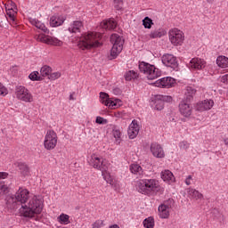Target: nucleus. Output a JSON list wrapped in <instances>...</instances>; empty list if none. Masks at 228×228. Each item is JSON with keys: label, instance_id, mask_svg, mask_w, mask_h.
Instances as JSON below:
<instances>
[{"label": "nucleus", "instance_id": "nucleus-1", "mask_svg": "<svg viewBox=\"0 0 228 228\" xmlns=\"http://www.w3.org/2000/svg\"><path fill=\"white\" fill-rule=\"evenodd\" d=\"M26 204V202H28ZM17 204H20V213L23 216L33 218L36 215H40L44 208V200L40 196H34L29 200V191L28 189L20 188L14 197L10 196L7 199V205L12 209H17Z\"/></svg>", "mask_w": 228, "mask_h": 228}, {"label": "nucleus", "instance_id": "nucleus-2", "mask_svg": "<svg viewBox=\"0 0 228 228\" xmlns=\"http://www.w3.org/2000/svg\"><path fill=\"white\" fill-rule=\"evenodd\" d=\"M89 165L93 167V168L100 170L103 179L108 183V184L113 186V178H111V175L108 173V167H110V163L106 159L102 158V156L99 154H92L89 159Z\"/></svg>", "mask_w": 228, "mask_h": 228}, {"label": "nucleus", "instance_id": "nucleus-3", "mask_svg": "<svg viewBox=\"0 0 228 228\" xmlns=\"http://www.w3.org/2000/svg\"><path fill=\"white\" fill-rule=\"evenodd\" d=\"M102 34L97 32H88L82 35L77 43V47L82 51L92 49V47H99Z\"/></svg>", "mask_w": 228, "mask_h": 228}, {"label": "nucleus", "instance_id": "nucleus-4", "mask_svg": "<svg viewBox=\"0 0 228 228\" xmlns=\"http://www.w3.org/2000/svg\"><path fill=\"white\" fill-rule=\"evenodd\" d=\"M159 188V182L156 179H141L137 181L136 190L142 195H151Z\"/></svg>", "mask_w": 228, "mask_h": 228}, {"label": "nucleus", "instance_id": "nucleus-5", "mask_svg": "<svg viewBox=\"0 0 228 228\" xmlns=\"http://www.w3.org/2000/svg\"><path fill=\"white\" fill-rule=\"evenodd\" d=\"M139 70L147 77V79H158L161 76L159 69L156 68L155 65L149 64L147 62L139 63Z\"/></svg>", "mask_w": 228, "mask_h": 228}, {"label": "nucleus", "instance_id": "nucleus-6", "mask_svg": "<svg viewBox=\"0 0 228 228\" xmlns=\"http://www.w3.org/2000/svg\"><path fill=\"white\" fill-rule=\"evenodd\" d=\"M110 42L112 44V48L109 58L110 60H115L124 49V40L118 34H112L110 36Z\"/></svg>", "mask_w": 228, "mask_h": 228}, {"label": "nucleus", "instance_id": "nucleus-7", "mask_svg": "<svg viewBox=\"0 0 228 228\" xmlns=\"http://www.w3.org/2000/svg\"><path fill=\"white\" fill-rule=\"evenodd\" d=\"M15 96L18 101H22L23 102H33V94L29 90L24 86H17L15 87Z\"/></svg>", "mask_w": 228, "mask_h": 228}, {"label": "nucleus", "instance_id": "nucleus-8", "mask_svg": "<svg viewBox=\"0 0 228 228\" xmlns=\"http://www.w3.org/2000/svg\"><path fill=\"white\" fill-rule=\"evenodd\" d=\"M58 145V134L53 130H48L45 135L44 147L46 151H53Z\"/></svg>", "mask_w": 228, "mask_h": 228}, {"label": "nucleus", "instance_id": "nucleus-9", "mask_svg": "<svg viewBox=\"0 0 228 228\" xmlns=\"http://www.w3.org/2000/svg\"><path fill=\"white\" fill-rule=\"evenodd\" d=\"M169 41L173 45H183L184 33L179 28H171L168 32Z\"/></svg>", "mask_w": 228, "mask_h": 228}, {"label": "nucleus", "instance_id": "nucleus-10", "mask_svg": "<svg viewBox=\"0 0 228 228\" xmlns=\"http://www.w3.org/2000/svg\"><path fill=\"white\" fill-rule=\"evenodd\" d=\"M36 40L37 42H42V44H46L47 45H55L58 47H61L63 45V42L57 37H51L49 35H45L41 33L36 36Z\"/></svg>", "mask_w": 228, "mask_h": 228}, {"label": "nucleus", "instance_id": "nucleus-11", "mask_svg": "<svg viewBox=\"0 0 228 228\" xmlns=\"http://www.w3.org/2000/svg\"><path fill=\"white\" fill-rule=\"evenodd\" d=\"M172 204H174V200H168L164 201L159 206V216L162 219H167L170 216V209H172Z\"/></svg>", "mask_w": 228, "mask_h": 228}, {"label": "nucleus", "instance_id": "nucleus-12", "mask_svg": "<svg viewBox=\"0 0 228 228\" xmlns=\"http://www.w3.org/2000/svg\"><path fill=\"white\" fill-rule=\"evenodd\" d=\"M190 70H202L206 68V61L200 58H192L187 64Z\"/></svg>", "mask_w": 228, "mask_h": 228}, {"label": "nucleus", "instance_id": "nucleus-13", "mask_svg": "<svg viewBox=\"0 0 228 228\" xmlns=\"http://www.w3.org/2000/svg\"><path fill=\"white\" fill-rule=\"evenodd\" d=\"M162 63L166 67H170L171 69H177L178 63H177V58L172 54H164L162 56Z\"/></svg>", "mask_w": 228, "mask_h": 228}, {"label": "nucleus", "instance_id": "nucleus-14", "mask_svg": "<svg viewBox=\"0 0 228 228\" xmlns=\"http://www.w3.org/2000/svg\"><path fill=\"white\" fill-rule=\"evenodd\" d=\"M174 85H175V79L171 77L160 78L155 83V86H159V88H172Z\"/></svg>", "mask_w": 228, "mask_h": 228}, {"label": "nucleus", "instance_id": "nucleus-15", "mask_svg": "<svg viewBox=\"0 0 228 228\" xmlns=\"http://www.w3.org/2000/svg\"><path fill=\"white\" fill-rule=\"evenodd\" d=\"M213 106H215V102L211 99H206L196 104V110L198 111H209Z\"/></svg>", "mask_w": 228, "mask_h": 228}, {"label": "nucleus", "instance_id": "nucleus-16", "mask_svg": "<svg viewBox=\"0 0 228 228\" xmlns=\"http://www.w3.org/2000/svg\"><path fill=\"white\" fill-rule=\"evenodd\" d=\"M138 133H140V125L138 121L134 119L132 123L129 125L127 134L130 140H134L138 136Z\"/></svg>", "mask_w": 228, "mask_h": 228}, {"label": "nucleus", "instance_id": "nucleus-17", "mask_svg": "<svg viewBox=\"0 0 228 228\" xmlns=\"http://www.w3.org/2000/svg\"><path fill=\"white\" fill-rule=\"evenodd\" d=\"M193 110V107L188 103V102H185L183 100L179 104V111L183 117H190L191 115V111Z\"/></svg>", "mask_w": 228, "mask_h": 228}, {"label": "nucleus", "instance_id": "nucleus-18", "mask_svg": "<svg viewBox=\"0 0 228 228\" xmlns=\"http://www.w3.org/2000/svg\"><path fill=\"white\" fill-rule=\"evenodd\" d=\"M151 152L154 158H165V151L160 144L152 142L151 145Z\"/></svg>", "mask_w": 228, "mask_h": 228}, {"label": "nucleus", "instance_id": "nucleus-19", "mask_svg": "<svg viewBox=\"0 0 228 228\" xmlns=\"http://www.w3.org/2000/svg\"><path fill=\"white\" fill-rule=\"evenodd\" d=\"M65 22V18L61 15L55 14L50 18V26L52 28H58V26H61Z\"/></svg>", "mask_w": 228, "mask_h": 228}, {"label": "nucleus", "instance_id": "nucleus-20", "mask_svg": "<svg viewBox=\"0 0 228 228\" xmlns=\"http://www.w3.org/2000/svg\"><path fill=\"white\" fill-rule=\"evenodd\" d=\"M187 195L189 199H191L193 200H200L204 199V195L193 188H189L187 190Z\"/></svg>", "mask_w": 228, "mask_h": 228}, {"label": "nucleus", "instance_id": "nucleus-21", "mask_svg": "<svg viewBox=\"0 0 228 228\" xmlns=\"http://www.w3.org/2000/svg\"><path fill=\"white\" fill-rule=\"evenodd\" d=\"M165 35H167V30H165V28H159L151 30L148 35V37L152 40L154 38H161V37H165Z\"/></svg>", "mask_w": 228, "mask_h": 228}, {"label": "nucleus", "instance_id": "nucleus-22", "mask_svg": "<svg viewBox=\"0 0 228 228\" xmlns=\"http://www.w3.org/2000/svg\"><path fill=\"white\" fill-rule=\"evenodd\" d=\"M161 179L165 183H168L169 184L171 183H175V177L174 176V174L170 170H164L161 172Z\"/></svg>", "mask_w": 228, "mask_h": 228}, {"label": "nucleus", "instance_id": "nucleus-23", "mask_svg": "<svg viewBox=\"0 0 228 228\" xmlns=\"http://www.w3.org/2000/svg\"><path fill=\"white\" fill-rule=\"evenodd\" d=\"M28 20L30 24H32V26H36L37 29H41V31H44V33L49 35V30L47 29V27H45V24L42 23V21L33 18H29Z\"/></svg>", "mask_w": 228, "mask_h": 228}, {"label": "nucleus", "instance_id": "nucleus-24", "mask_svg": "<svg viewBox=\"0 0 228 228\" xmlns=\"http://www.w3.org/2000/svg\"><path fill=\"white\" fill-rule=\"evenodd\" d=\"M100 28L102 29H115L117 28V21L113 19L103 20L100 23Z\"/></svg>", "mask_w": 228, "mask_h": 228}, {"label": "nucleus", "instance_id": "nucleus-25", "mask_svg": "<svg viewBox=\"0 0 228 228\" xmlns=\"http://www.w3.org/2000/svg\"><path fill=\"white\" fill-rule=\"evenodd\" d=\"M130 172L136 177H143V168L138 164H131Z\"/></svg>", "mask_w": 228, "mask_h": 228}, {"label": "nucleus", "instance_id": "nucleus-26", "mask_svg": "<svg viewBox=\"0 0 228 228\" xmlns=\"http://www.w3.org/2000/svg\"><path fill=\"white\" fill-rule=\"evenodd\" d=\"M216 63L219 69H228V57L225 55H219L216 58Z\"/></svg>", "mask_w": 228, "mask_h": 228}, {"label": "nucleus", "instance_id": "nucleus-27", "mask_svg": "<svg viewBox=\"0 0 228 228\" xmlns=\"http://www.w3.org/2000/svg\"><path fill=\"white\" fill-rule=\"evenodd\" d=\"M197 94V90L192 86H187L184 91V99L187 102L193 100V96Z\"/></svg>", "mask_w": 228, "mask_h": 228}, {"label": "nucleus", "instance_id": "nucleus-28", "mask_svg": "<svg viewBox=\"0 0 228 228\" xmlns=\"http://www.w3.org/2000/svg\"><path fill=\"white\" fill-rule=\"evenodd\" d=\"M81 28H83V22L76 20L69 25V33H79L81 31Z\"/></svg>", "mask_w": 228, "mask_h": 228}, {"label": "nucleus", "instance_id": "nucleus-29", "mask_svg": "<svg viewBox=\"0 0 228 228\" xmlns=\"http://www.w3.org/2000/svg\"><path fill=\"white\" fill-rule=\"evenodd\" d=\"M152 106L155 110H158L159 111H161V110H163V108H165V102L161 99V95H158L155 98V100L153 101Z\"/></svg>", "mask_w": 228, "mask_h": 228}, {"label": "nucleus", "instance_id": "nucleus-30", "mask_svg": "<svg viewBox=\"0 0 228 228\" xmlns=\"http://www.w3.org/2000/svg\"><path fill=\"white\" fill-rule=\"evenodd\" d=\"M57 222L62 225H69V224H70V216L67 214H61L57 217Z\"/></svg>", "mask_w": 228, "mask_h": 228}, {"label": "nucleus", "instance_id": "nucleus-31", "mask_svg": "<svg viewBox=\"0 0 228 228\" xmlns=\"http://www.w3.org/2000/svg\"><path fill=\"white\" fill-rule=\"evenodd\" d=\"M138 72L134 70H129L125 74L126 81H133V79H137Z\"/></svg>", "mask_w": 228, "mask_h": 228}, {"label": "nucleus", "instance_id": "nucleus-32", "mask_svg": "<svg viewBox=\"0 0 228 228\" xmlns=\"http://www.w3.org/2000/svg\"><path fill=\"white\" fill-rule=\"evenodd\" d=\"M18 168L22 175H28L29 174V167L25 163H19Z\"/></svg>", "mask_w": 228, "mask_h": 228}, {"label": "nucleus", "instance_id": "nucleus-33", "mask_svg": "<svg viewBox=\"0 0 228 228\" xmlns=\"http://www.w3.org/2000/svg\"><path fill=\"white\" fill-rule=\"evenodd\" d=\"M142 224H143V227H145V228H154V225H155L154 217L150 216V217L144 219Z\"/></svg>", "mask_w": 228, "mask_h": 228}, {"label": "nucleus", "instance_id": "nucleus-34", "mask_svg": "<svg viewBox=\"0 0 228 228\" xmlns=\"http://www.w3.org/2000/svg\"><path fill=\"white\" fill-rule=\"evenodd\" d=\"M142 26H144L145 29H151V28H152V26H154V22L152 21V19L146 16L142 20Z\"/></svg>", "mask_w": 228, "mask_h": 228}, {"label": "nucleus", "instance_id": "nucleus-35", "mask_svg": "<svg viewBox=\"0 0 228 228\" xmlns=\"http://www.w3.org/2000/svg\"><path fill=\"white\" fill-rule=\"evenodd\" d=\"M51 72H53V69L49 66H43L40 70V74L43 77H47V76H50Z\"/></svg>", "mask_w": 228, "mask_h": 228}, {"label": "nucleus", "instance_id": "nucleus-36", "mask_svg": "<svg viewBox=\"0 0 228 228\" xmlns=\"http://www.w3.org/2000/svg\"><path fill=\"white\" fill-rule=\"evenodd\" d=\"M110 95H108V94L106 93H100V102H102V104H104V106H107L108 102H110Z\"/></svg>", "mask_w": 228, "mask_h": 228}, {"label": "nucleus", "instance_id": "nucleus-37", "mask_svg": "<svg viewBox=\"0 0 228 228\" xmlns=\"http://www.w3.org/2000/svg\"><path fill=\"white\" fill-rule=\"evenodd\" d=\"M3 4L4 6L5 12H8L9 10H13L14 8H17V6H15V4L11 0L3 2Z\"/></svg>", "mask_w": 228, "mask_h": 228}, {"label": "nucleus", "instance_id": "nucleus-38", "mask_svg": "<svg viewBox=\"0 0 228 228\" xmlns=\"http://www.w3.org/2000/svg\"><path fill=\"white\" fill-rule=\"evenodd\" d=\"M7 17L11 19V20H15V16L17 15V7L14 9H10L9 11H5Z\"/></svg>", "mask_w": 228, "mask_h": 228}, {"label": "nucleus", "instance_id": "nucleus-39", "mask_svg": "<svg viewBox=\"0 0 228 228\" xmlns=\"http://www.w3.org/2000/svg\"><path fill=\"white\" fill-rule=\"evenodd\" d=\"M38 71H33L32 73L29 74L28 78L31 81H40V79H42V77H40V76H38Z\"/></svg>", "mask_w": 228, "mask_h": 228}, {"label": "nucleus", "instance_id": "nucleus-40", "mask_svg": "<svg viewBox=\"0 0 228 228\" xmlns=\"http://www.w3.org/2000/svg\"><path fill=\"white\" fill-rule=\"evenodd\" d=\"M0 95L2 97H6L8 95V88L3 85V83L0 82Z\"/></svg>", "mask_w": 228, "mask_h": 228}, {"label": "nucleus", "instance_id": "nucleus-41", "mask_svg": "<svg viewBox=\"0 0 228 228\" xmlns=\"http://www.w3.org/2000/svg\"><path fill=\"white\" fill-rule=\"evenodd\" d=\"M112 134H113L114 138L116 139V141L118 142V140H120V138L122 136V132L117 128H114L112 131Z\"/></svg>", "mask_w": 228, "mask_h": 228}, {"label": "nucleus", "instance_id": "nucleus-42", "mask_svg": "<svg viewBox=\"0 0 228 228\" xmlns=\"http://www.w3.org/2000/svg\"><path fill=\"white\" fill-rule=\"evenodd\" d=\"M179 147L183 149V151H188V149H190V142L183 141L179 143Z\"/></svg>", "mask_w": 228, "mask_h": 228}, {"label": "nucleus", "instance_id": "nucleus-43", "mask_svg": "<svg viewBox=\"0 0 228 228\" xmlns=\"http://www.w3.org/2000/svg\"><path fill=\"white\" fill-rule=\"evenodd\" d=\"M123 4L124 3L122 2V0H114V7L116 8V10H122Z\"/></svg>", "mask_w": 228, "mask_h": 228}, {"label": "nucleus", "instance_id": "nucleus-44", "mask_svg": "<svg viewBox=\"0 0 228 228\" xmlns=\"http://www.w3.org/2000/svg\"><path fill=\"white\" fill-rule=\"evenodd\" d=\"M104 227V221L97 220L94 224H93V228H102Z\"/></svg>", "mask_w": 228, "mask_h": 228}, {"label": "nucleus", "instance_id": "nucleus-45", "mask_svg": "<svg viewBox=\"0 0 228 228\" xmlns=\"http://www.w3.org/2000/svg\"><path fill=\"white\" fill-rule=\"evenodd\" d=\"M106 106L111 109L117 108V100H111V98H110L108 104Z\"/></svg>", "mask_w": 228, "mask_h": 228}, {"label": "nucleus", "instance_id": "nucleus-46", "mask_svg": "<svg viewBox=\"0 0 228 228\" xmlns=\"http://www.w3.org/2000/svg\"><path fill=\"white\" fill-rule=\"evenodd\" d=\"M212 214H213V216H215L216 220H220L222 218V214L216 208H214V210L212 211Z\"/></svg>", "mask_w": 228, "mask_h": 228}, {"label": "nucleus", "instance_id": "nucleus-47", "mask_svg": "<svg viewBox=\"0 0 228 228\" xmlns=\"http://www.w3.org/2000/svg\"><path fill=\"white\" fill-rule=\"evenodd\" d=\"M60 77H61V73L60 72H54V73H52L49 77V79H53V80H55V79H60Z\"/></svg>", "mask_w": 228, "mask_h": 228}, {"label": "nucleus", "instance_id": "nucleus-48", "mask_svg": "<svg viewBox=\"0 0 228 228\" xmlns=\"http://www.w3.org/2000/svg\"><path fill=\"white\" fill-rule=\"evenodd\" d=\"M96 124H108V119H105L102 117H97L96 118Z\"/></svg>", "mask_w": 228, "mask_h": 228}, {"label": "nucleus", "instance_id": "nucleus-49", "mask_svg": "<svg viewBox=\"0 0 228 228\" xmlns=\"http://www.w3.org/2000/svg\"><path fill=\"white\" fill-rule=\"evenodd\" d=\"M0 193H8V185L0 183Z\"/></svg>", "mask_w": 228, "mask_h": 228}, {"label": "nucleus", "instance_id": "nucleus-50", "mask_svg": "<svg viewBox=\"0 0 228 228\" xmlns=\"http://www.w3.org/2000/svg\"><path fill=\"white\" fill-rule=\"evenodd\" d=\"M160 99L163 101V102H172V96L160 95Z\"/></svg>", "mask_w": 228, "mask_h": 228}, {"label": "nucleus", "instance_id": "nucleus-51", "mask_svg": "<svg viewBox=\"0 0 228 228\" xmlns=\"http://www.w3.org/2000/svg\"><path fill=\"white\" fill-rule=\"evenodd\" d=\"M191 181H193V177L191 175H188L185 179V184L190 186V184H191Z\"/></svg>", "mask_w": 228, "mask_h": 228}, {"label": "nucleus", "instance_id": "nucleus-52", "mask_svg": "<svg viewBox=\"0 0 228 228\" xmlns=\"http://www.w3.org/2000/svg\"><path fill=\"white\" fill-rule=\"evenodd\" d=\"M221 83H224V85H228V74L221 77Z\"/></svg>", "mask_w": 228, "mask_h": 228}, {"label": "nucleus", "instance_id": "nucleus-53", "mask_svg": "<svg viewBox=\"0 0 228 228\" xmlns=\"http://www.w3.org/2000/svg\"><path fill=\"white\" fill-rule=\"evenodd\" d=\"M6 177H8V173L0 172V179H6Z\"/></svg>", "mask_w": 228, "mask_h": 228}, {"label": "nucleus", "instance_id": "nucleus-54", "mask_svg": "<svg viewBox=\"0 0 228 228\" xmlns=\"http://www.w3.org/2000/svg\"><path fill=\"white\" fill-rule=\"evenodd\" d=\"M205 2L208 4H213L215 3V0H205Z\"/></svg>", "mask_w": 228, "mask_h": 228}, {"label": "nucleus", "instance_id": "nucleus-55", "mask_svg": "<svg viewBox=\"0 0 228 228\" xmlns=\"http://www.w3.org/2000/svg\"><path fill=\"white\" fill-rule=\"evenodd\" d=\"M11 72H14V74H16V72H17V67H12V68H11Z\"/></svg>", "mask_w": 228, "mask_h": 228}, {"label": "nucleus", "instance_id": "nucleus-56", "mask_svg": "<svg viewBox=\"0 0 228 228\" xmlns=\"http://www.w3.org/2000/svg\"><path fill=\"white\" fill-rule=\"evenodd\" d=\"M69 101H75V98H74V94H71L69 95Z\"/></svg>", "mask_w": 228, "mask_h": 228}, {"label": "nucleus", "instance_id": "nucleus-57", "mask_svg": "<svg viewBox=\"0 0 228 228\" xmlns=\"http://www.w3.org/2000/svg\"><path fill=\"white\" fill-rule=\"evenodd\" d=\"M109 228H120V226H118V224H113V225L110 226Z\"/></svg>", "mask_w": 228, "mask_h": 228}, {"label": "nucleus", "instance_id": "nucleus-58", "mask_svg": "<svg viewBox=\"0 0 228 228\" xmlns=\"http://www.w3.org/2000/svg\"><path fill=\"white\" fill-rule=\"evenodd\" d=\"M224 145H228V139H224Z\"/></svg>", "mask_w": 228, "mask_h": 228}]
</instances>
